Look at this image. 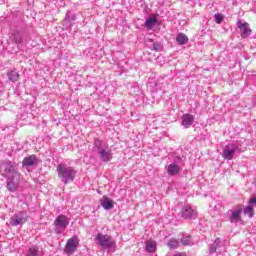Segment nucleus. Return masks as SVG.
<instances>
[{
  "mask_svg": "<svg viewBox=\"0 0 256 256\" xmlns=\"http://www.w3.org/2000/svg\"><path fill=\"white\" fill-rule=\"evenodd\" d=\"M41 255V251L39 250V246L33 245L28 248L26 256H39Z\"/></svg>",
  "mask_w": 256,
  "mask_h": 256,
  "instance_id": "19",
  "label": "nucleus"
},
{
  "mask_svg": "<svg viewBox=\"0 0 256 256\" xmlns=\"http://www.w3.org/2000/svg\"><path fill=\"white\" fill-rule=\"evenodd\" d=\"M181 215L183 219H196L197 218V212L191 208V206H184L181 209Z\"/></svg>",
  "mask_w": 256,
  "mask_h": 256,
  "instance_id": "10",
  "label": "nucleus"
},
{
  "mask_svg": "<svg viewBox=\"0 0 256 256\" xmlns=\"http://www.w3.org/2000/svg\"><path fill=\"white\" fill-rule=\"evenodd\" d=\"M19 181H21L20 175H18V179L15 178V176L8 177L6 184L8 191L15 193V191L19 188Z\"/></svg>",
  "mask_w": 256,
  "mask_h": 256,
  "instance_id": "8",
  "label": "nucleus"
},
{
  "mask_svg": "<svg viewBox=\"0 0 256 256\" xmlns=\"http://www.w3.org/2000/svg\"><path fill=\"white\" fill-rule=\"evenodd\" d=\"M94 147L97 151L99 159L102 160L103 163H109V161L113 159L111 148H109L107 145H104L102 140L98 138L94 139Z\"/></svg>",
  "mask_w": 256,
  "mask_h": 256,
  "instance_id": "2",
  "label": "nucleus"
},
{
  "mask_svg": "<svg viewBox=\"0 0 256 256\" xmlns=\"http://www.w3.org/2000/svg\"><path fill=\"white\" fill-rule=\"evenodd\" d=\"M181 126L185 129H189L193 123H195V116L192 114H183L181 117Z\"/></svg>",
  "mask_w": 256,
  "mask_h": 256,
  "instance_id": "11",
  "label": "nucleus"
},
{
  "mask_svg": "<svg viewBox=\"0 0 256 256\" xmlns=\"http://www.w3.org/2000/svg\"><path fill=\"white\" fill-rule=\"evenodd\" d=\"M0 171L3 175V177L7 178L9 177V175H11V177H14V179H19V172L17 171V168L15 167V165H13V162L11 161H5L2 162L0 165Z\"/></svg>",
  "mask_w": 256,
  "mask_h": 256,
  "instance_id": "4",
  "label": "nucleus"
},
{
  "mask_svg": "<svg viewBox=\"0 0 256 256\" xmlns=\"http://www.w3.org/2000/svg\"><path fill=\"white\" fill-rule=\"evenodd\" d=\"M176 41H177L178 45H187V43H189V38L187 37V35H185L183 33H179L176 36Z\"/></svg>",
  "mask_w": 256,
  "mask_h": 256,
  "instance_id": "20",
  "label": "nucleus"
},
{
  "mask_svg": "<svg viewBox=\"0 0 256 256\" xmlns=\"http://www.w3.org/2000/svg\"><path fill=\"white\" fill-rule=\"evenodd\" d=\"M36 163H37V156L35 155H30L23 159V165L25 167H33V165H35Z\"/></svg>",
  "mask_w": 256,
  "mask_h": 256,
  "instance_id": "17",
  "label": "nucleus"
},
{
  "mask_svg": "<svg viewBox=\"0 0 256 256\" xmlns=\"http://www.w3.org/2000/svg\"><path fill=\"white\" fill-rule=\"evenodd\" d=\"M79 247V241H77L76 236H73L72 238H69L66 242V251L67 253H73L74 251H77V248Z\"/></svg>",
  "mask_w": 256,
  "mask_h": 256,
  "instance_id": "12",
  "label": "nucleus"
},
{
  "mask_svg": "<svg viewBox=\"0 0 256 256\" xmlns=\"http://www.w3.org/2000/svg\"><path fill=\"white\" fill-rule=\"evenodd\" d=\"M181 245L189 246L193 245V238H191V235H183L180 239Z\"/></svg>",
  "mask_w": 256,
  "mask_h": 256,
  "instance_id": "21",
  "label": "nucleus"
},
{
  "mask_svg": "<svg viewBox=\"0 0 256 256\" xmlns=\"http://www.w3.org/2000/svg\"><path fill=\"white\" fill-rule=\"evenodd\" d=\"M244 215H249V217H253V207L252 206H246L244 209Z\"/></svg>",
  "mask_w": 256,
  "mask_h": 256,
  "instance_id": "27",
  "label": "nucleus"
},
{
  "mask_svg": "<svg viewBox=\"0 0 256 256\" xmlns=\"http://www.w3.org/2000/svg\"><path fill=\"white\" fill-rule=\"evenodd\" d=\"M75 19H77V15H75V13L73 12H67L66 16L64 18V23H73V21H75Z\"/></svg>",
  "mask_w": 256,
  "mask_h": 256,
  "instance_id": "23",
  "label": "nucleus"
},
{
  "mask_svg": "<svg viewBox=\"0 0 256 256\" xmlns=\"http://www.w3.org/2000/svg\"><path fill=\"white\" fill-rule=\"evenodd\" d=\"M250 205H254L256 207V198L250 199Z\"/></svg>",
  "mask_w": 256,
  "mask_h": 256,
  "instance_id": "29",
  "label": "nucleus"
},
{
  "mask_svg": "<svg viewBox=\"0 0 256 256\" xmlns=\"http://www.w3.org/2000/svg\"><path fill=\"white\" fill-rule=\"evenodd\" d=\"M238 149L239 146L237 144L231 143L226 145L222 151L223 159H225L226 161H231L233 157H235V153H237Z\"/></svg>",
  "mask_w": 256,
  "mask_h": 256,
  "instance_id": "7",
  "label": "nucleus"
},
{
  "mask_svg": "<svg viewBox=\"0 0 256 256\" xmlns=\"http://www.w3.org/2000/svg\"><path fill=\"white\" fill-rule=\"evenodd\" d=\"M223 19H225V16H223V14L221 13H216L214 15V21L218 23V25H221V23H223Z\"/></svg>",
  "mask_w": 256,
  "mask_h": 256,
  "instance_id": "26",
  "label": "nucleus"
},
{
  "mask_svg": "<svg viewBox=\"0 0 256 256\" xmlns=\"http://www.w3.org/2000/svg\"><path fill=\"white\" fill-rule=\"evenodd\" d=\"M96 241L97 244L104 249L105 251H115V247H117V244L115 243V240L107 234L98 233L96 235Z\"/></svg>",
  "mask_w": 256,
  "mask_h": 256,
  "instance_id": "3",
  "label": "nucleus"
},
{
  "mask_svg": "<svg viewBox=\"0 0 256 256\" xmlns=\"http://www.w3.org/2000/svg\"><path fill=\"white\" fill-rule=\"evenodd\" d=\"M167 173L171 177H173L175 175H179V173H181V167H179V165H177L175 163H172L167 166Z\"/></svg>",
  "mask_w": 256,
  "mask_h": 256,
  "instance_id": "14",
  "label": "nucleus"
},
{
  "mask_svg": "<svg viewBox=\"0 0 256 256\" xmlns=\"http://www.w3.org/2000/svg\"><path fill=\"white\" fill-rule=\"evenodd\" d=\"M237 25L241 31L242 39H247V37L251 35V28H249V23H241V21H238Z\"/></svg>",
  "mask_w": 256,
  "mask_h": 256,
  "instance_id": "13",
  "label": "nucleus"
},
{
  "mask_svg": "<svg viewBox=\"0 0 256 256\" xmlns=\"http://www.w3.org/2000/svg\"><path fill=\"white\" fill-rule=\"evenodd\" d=\"M56 171L58 173L59 179H61L64 185L73 183V181H75V177H77V170L65 163L58 164Z\"/></svg>",
  "mask_w": 256,
  "mask_h": 256,
  "instance_id": "1",
  "label": "nucleus"
},
{
  "mask_svg": "<svg viewBox=\"0 0 256 256\" xmlns=\"http://www.w3.org/2000/svg\"><path fill=\"white\" fill-rule=\"evenodd\" d=\"M100 203H101L103 209H105L106 211H109V210L113 209V207H114L113 200H111L107 196H103Z\"/></svg>",
  "mask_w": 256,
  "mask_h": 256,
  "instance_id": "16",
  "label": "nucleus"
},
{
  "mask_svg": "<svg viewBox=\"0 0 256 256\" xmlns=\"http://www.w3.org/2000/svg\"><path fill=\"white\" fill-rule=\"evenodd\" d=\"M26 221H29V215L27 211L21 210L10 218V225H12V227H22V225H25Z\"/></svg>",
  "mask_w": 256,
  "mask_h": 256,
  "instance_id": "5",
  "label": "nucleus"
},
{
  "mask_svg": "<svg viewBox=\"0 0 256 256\" xmlns=\"http://www.w3.org/2000/svg\"><path fill=\"white\" fill-rule=\"evenodd\" d=\"M152 49H153V51H161V43H159V42L153 43Z\"/></svg>",
  "mask_w": 256,
  "mask_h": 256,
  "instance_id": "28",
  "label": "nucleus"
},
{
  "mask_svg": "<svg viewBox=\"0 0 256 256\" xmlns=\"http://www.w3.org/2000/svg\"><path fill=\"white\" fill-rule=\"evenodd\" d=\"M145 251L147 253H155V251H157V242L146 241Z\"/></svg>",
  "mask_w": 256,
  "mask_h": 256,
  "instance_id": "18",
  "label": "nucleus"
},
{
  "mask_svg": "<svg viewBox=\"0 0 256 256\" xmlns=\"http://www.w3.org/2000/svg\"><path fill=\"white\" fill-rule=\"evenodd\" d=\"M10 41H12V43H15V45H20V43H23V37L21 36V32L20 31L11 32Z\"/></svg>",
  "mask_w": 256,
  "mask_h": 256,
  "instance_id": "15",
  "label": "nucleus"
},
{
  "mask_svg": "<svg viewBox=\"0 0 256 256\" xmlns=\"http://www.w3.org/2000/svg\"><path fill=\"white\" fill-rule=\"evenodd\" d=\"M9 81L12 83H17L19 81V72L12 70L7 73Z\"/></svg>",
  "mask_w": 256,
  "mask_h": 256,
  "instance_id": "22",
  "label": "nucleus"
},
{
  "mask_svg": "<svg viewBox=\"0 0 256 256\" xmlns=\"http://www.w3.org/2000/svg\"><path fill=\"white\" fill-rule=\"evenodd\" d=\"M230 217L228 221L230 223H242L243 219L241 218V213H243V208L239 207L236 210H230Z\"/></svg>",
  "mask_w": 256,
  "mask_h": 256,
  "instance_id": "9",
  "label": "nucleus"
},
{
  "mask_svg": "<svg viewBox=\"0 0 256 256\" xmlns=\"http://www.w3.org/2000/svg\"><path fill=\"white\" fill-rule=\"evenodd\" d=\"M157 23V18L155 17H149L148 19H146L145 21V26L148 29H153V26Z\"/></svg>",
  "mask_w": 256,
  "mask_h": 256,
  "instance_id": "24",
  "label": "nucleus"
},
{
  "mask_svg": "<svg viewBox=\"0 0 256 256\" xmlns=\"http://www.w3.org/2000/svg\"><path fill=\"white\" fill-rule=\"evenodd\" d=\"M54 231L57 235H61V233H64L65 229L69 227V218L65 215H59L54 220Z\"/></svg>",
  "mask_w": 256,
  "mask_h": 256,
  "instance_id": "6",
  "label": "nucleus"
},
{
  "mask_svg": "<svg viewBox=\"0 0 256 256\" xmlns=\"http://www.w3.org/2000/svg\"><path fill=\"white\" fill-rule=\"evenodd\" d=\"M169 249H177L179 247V240L177 239H170L167 243Z\"/></svg>",
  "mask_w": 256,
  "mask_h": 256,
  "instance_id": "25",
  "label": "nucleus"
}]
</instances>
